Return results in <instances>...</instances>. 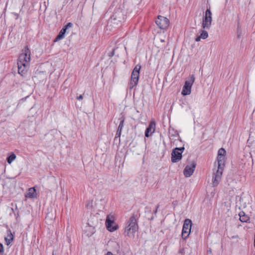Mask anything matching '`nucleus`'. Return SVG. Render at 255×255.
<instances>
[{"label": "nucleus", "instance_id": "nucleus-5", "mask_svg": "<svg viewBox=\"0 0 255 255\" xmlns=\"http://www.w3.org/2000/svg\"><path fill=\"white\" fill-rule=\"evenodd\" d=\"M140 68L141 66L138 64L136 65L134 68L131 75L130 82L129 84L130 89L133 88L137 84Z\"/></svg>", "mask_w": 255, "mask_h": 255}, {"label": "nucleus", "instance_id": "nucleus-26", "mask_svg": "<svg viewBox=\"0 0 255 255\" xmlns=\"http://www.w3.org/2000/svg\"><path fill=\"white\" fill-rule=\"evenodd\" d=\"M0 255H3V246L0 244Z\"/></svg>", "mask_w": 255, "mask_h": 255}, {"label": "nucleus", "instance_id": "nucleus-2", "mask_svg": "<svg viewBox=\"0 0 255 255\" xmlns=\"http://www.w3.org/2000/svg\"><path fill=\"white\" fill-rule=\"evenodd\" d=\"M30 61V51L27 46H25L20 54L17 61L18 72L24 76L29 66Z\"/></svg>", "mask_w": 255, "mask_h": 255}, {"label": "nucleus", "instance_id": "nucleus-29", "mask_svg": "<svg viewBox=\"0 0 255 255\" xmlns=\"http://www.w3.org/2000/svg\"><path fill=\"white\" fill-rule=\"evenodd\" d=\"M157 208H156V209L155 210V212H155V213H156L157 212Z\"/></svg>", "mask_w": 255, "mask_h": 255}, {"label": "nucleus", "instance_id": "nucleus-8", "mask_svg": "<svg viewBox=\"0 0 255 255\" xmlns=\"http://www.w3.org/2000/svg\"><path fill=\"white\" fill-rule=\"evenodd\" d=\"M185 148L184 147H176L172 150L171 153V161L176 163L180 161L182 158V154Z\"/></svg>", "mask_w": 255, "mask_h": 255}, {"label": "nucleus", "instance_id": "nucleus-3", "mask_svg": "<svg viewBox=\"0 0 255 255\" xmlns=\"http://www.w3.org/2000/svg\"><path fill=\"white\" fill-rule=\"evenodd\" d=\"M138 225L135 217L132 215L127 222L125 233L129 238H134L135 234L137 232Z\"/></svg>", "mask_w": 255, "mask_h": 255}, {"label": "nucleus", "instance_id": "nucleus-18", "mask_svg": "<svg viewBox=\"0 0 255 255\" xmlns=\"http://www.w3.org/2000/svg\"><path fill=\"white\" fill-rule=\"evenodd\" d=\"M26 198H33L36 197V190L34 187L29 188L27 193L25 195Z\"/></svg>", "mask_w": 255, "mask_h": 255}, {"label": "nucleus", "instance_id": "nucleus-20", "mask_svg": "<svg viewBox=\"0 0 255 255\" xmlns=\"http://www.w3.org/2000/svg\"><path fill=\"white\" fill-rule=\"evenodd\" d=\"M66 29L63 27L60 30V32L59 33L58 35L57 36L54 41L57 42L64 38V37H65V34L66 33Z\"/></svg>", "mask_w": 255, "mask_h": 255}, {"label": "nucleus", "instance_id": "nucleus-23", "mask_svg": "<svg viewBox=\"0 0 255 255\" xmlns=\"http://www.w3.org/2000/svg\"><path fill=\"white\" fill-rule=\"evenodd\" d=\"M16 155L13 152L10 153V155L7 157L6 161L8 164H11L15 159Z\"/></svg>", "mask_w": 255, "mask_h": 255}, {"label": "nucleus", "instance_id": "nucleus-17", "mask_svg": "<svg viewBox=\"0 0 255 255\" xmlns=\"http://www.w3.org/2000/svg\"><path fill=\"white\" fill-rule=\"evenodd\" d=\"M199 33H200V35L198 36L195 38V41L196 42L200 41L201 39H205L208 36V33L206 30L201 29L199 31Z\"/></svg>", "mask_w": 255, "mask_h": 255}, {"label": "nucleus", "instance_id": "nucleus-22", "mask_svg": "<svg viewBox=\"0 0 255 255\" xmlns=\"http://www.w3.org/2000/svg\"><path fill=\"white\" fill-rule=\"evenodd\" d=\"M239 216H240V220L242 222H247L250 219L249 217L243 211H241Z\"/></svg>", "mask_w": 255, "mask_h": 255}, {"label": "nucleus", "instance_id": "nucleus-19", "mask_svg": "<svg viewBox=\"0 0 255 255\" xmlns=\"http://www.w3.org/2000/svg\"><path fill=\"white\" fill-rule=\"evenodd\" d=\"M7 236L5 237L4 239L6 244L9 245L13 240V235L10 230L7 231Z\"/></svg>", "mask_w": 255, "mask_h": 255}, {"label": "nucleus", "instance_id": "nucleus-25", "mask_svg": "<svg viewBox=\"0 0 255 255\" xmlns=\"http://www.w3.org/2000/svg\"><path fill=\"white\" fill-rule=\"evenodd\" d=\"M237 34H238V38H239L240 37V27L239 24L238 25V28H237Z\"/></svg>", "mask_w": 255, "mask_h": 255}, {"label": "nucleus", "instance_id": "nucleus-4", "mask_svg": "<svg viewBox=\"0 0 255 255\" xmlns=\"http://www.w3.org/2000/svg\"><path fill=\"white\" fill-rule=\"evenodd\" d=\"M212 21V12L210 10V6L207 7L205 15L203 17L202 26L204 29H209Z\"/></svg>", "mask_w": 255, "mask_h": 255}, {"label": "nucleus", "instance_id": "nucleus-27", "mask_svg": "<svg viewBox=\"0 0 255 255\" xmlns=\"http://www.w3.org/2000/svg\"><path fill=\"white\" fill-rule=\"evenodd\" d=\"M83 99V96L82 95H81L77 97V99L79 100H82Z\"/></svg>", "mask_w": 255, "mask_h": 255}, {"label": "nucleus", "instance_id": "nucleus-6", "mask_svg": "<svg viewBox=\"0 0 255 255\" xmlns=\"http://www.w3.org/2000/svg\"><path fill=\"white\" fill-rule=\"evenodd\" d=\"M6 108L2 110V114L5 117L12 116L16 110L15 103L11 100L6 102Z\"/></svg>", "mask_w": 255, "mask_h": 255}, {"label": "nucleus", "instance_id": "nucleus-21", "mask_svg": "<svg viewBox=\"0 0 255 255\" xmlns=\"http://www.w3.org/2000/svg\"><path fill=\"white\" fill-rule=\"evenodd\" d=\"M124 120L122 119L120 121V123L119 125L116 134L115 138L117 137H120L121 136L122 129L124 127Z\"/></svg>", "mask_w": 255, "mask_h": 255}, {"label": "nucleus", "instance_id": "nucleus-7", "mask_svg": "<svg viewBox=\"0 0 255 255\" xmlns=\"http://www.w3.org/2000/svg\"><path fill=\"white\" fill-rule=\"evenodd\" d=\"M195 79L194 75H192L190 77V79L185 81L181 92L182 95L186 96L190 94L191 88L195 81Z\"/></svg>", "mask_w": 255, "mask_h": 255}, {"label": "nucleus", "instance_id": "nucleus-14", "mask_svg": "<svg viewBox=\"0 0 255 255\" xmlns=\"http://www.w3.org/2000/svg\"><path fill=\"white\" fill-rule=\"evenodd\" d=\"M155 122L154 121H152L150 122L148 127L146 129L145 131V136L147 137L151 135L154 132L155 130Z\"/></svg>", "mask_w": 255, "mask_h": 255}, {"label": "nucleus", "instance_id": "nucleus-16", "mask_svg": "<svg viewBox=\"0 0 255 255\" xmlns=\"http://www.w3.org/2000/svg\"><path fill=\"white\" fill-rule=\"evenodd\" d=\"M84 232L87 236L91 237L95 232V228L93 226L87 225L85 227Z\"/></svg>", "mask_w": 255, "mask_h": 255}, {"label": "nucleus", "instance_id": "nucleus-28", "mask_svg": "<svg viewBox=\"0 0 255 255\" xmlns=\"http://www.w3.org/2000/svg\"><path fill=\"white\" fill-rule=\"evenodd\" d=\"M106 255H114L111 252H108Z\"/></svg>", "mask_w": 255, "mask_h": 255}, {"label": "nucleus", "instance_id": "nucleus-11", "mask_svg": "<svg viewBox=\"0 0 255 255\" xmlns=\"http://www.w3.org/2000/svg\"><path fill=\"white\" fill-rule=\"evenodd\" d=\"M157 26L161 29H166L169 24V20L166 17L159 15L155 20Z\"/></svg>", "mask_w": 255, "mask_h": 255}, {"label": "nucleus", "instance_id": "nucleus-15", "mask_svg": "<svg viewBox=\"0 0 255 255\" xmlns=\"http://www.w3.org/2000/svg\"><path fill=\"white\" fill-rule=\"evenodd\" d=\"M249 197L241 196L240 197L239 202L238 203L240 206V209L246 208L247 205L249 204Z\"/></svg>", "mask_w": 255, "mask_h": 255}, {"label": "nucleus", "instance_id": "nucleus-13", "mask_svg": "<svg viewBox=\"0 0 255 255\" xmlns=\"http://www.w3.org/2000/svg\"><path fill=\"white\" fill-rule=\"evenodd\" d=\"M114 223V217L111 215H108L106 218V225L107 229L110 232H113L117 229L116 226H113Z\"/></svg>", "mask_w": 255, "mask_h": 255}, {"label": "nucleus", "instance_id": "nucleus-9", "mask_svg": "<svg viewBox=\"0 0 255 255\" xmlns=\"http://www.w3.org/2000/svg\"><path fill=\"white\" fill-rule=\"evenodd\" d=\"M191 220L188 219H185L184 222L182 231V238L183 239L185 240L188 237L191 232Z\"/></svg>", "mask_w": 255, "mask_h": 255}, {"label": "nucleus", "instance_id": "nucleus-12", "mask_svg": "<svg viewBox=\"0 0 255 255\" xmlns=\"http://www.w3.org/2000/svg\"><path fill=\"white\" fill-rule=\"evenodd\" d=\"M196 164L194 161H192L190 165H187L184 169V175L186 177H190L193 173Z\"/></svg>", "mask_w": 255, "mask_h": 255}, {"label": "nucleus", "instance_id": "nucleus-10", "mask_svg": "<svg viewBox=\"0 0 255 255\" xmlns=\"http://www.w3.org/2000/svg\"><path fill=\"white\" fill-rule=\"evenodd\" d=\"M124 21V16L122 11L120 10H118L113 14L110 22L114 25H118Z\"/></svg>", "mask_w": 255, "mask_h": 255}, {"label": "nucleus", "instance_id": "nucleus-24", "mask_svg": "<svg viewBox=\"0 0 255 255\" xmlns=\"http://www.w3.org/2000/svg\"><path fill=\"white\" fill-rule=\"evenodd\" d=\"M73 25V24L71 22L68 23L66 25L64 26V27L67 30V28L71 27Z\"/></svg>", "mask_w": 255, "mask_h": 255}, {"label": "nucleus", "instance_id": "nucleus-1", "mask_svg": "<svg viewBox=\"0 0 255 255\" xmlns=\"http://www.w3.org/2000/svg\"><path fill=\"white\" fill-rule=\"evenodd\" d=\"M226 151L223 148L219 149L218 152L217 163L218 169L213 174L212 182L213 186H217L220 182L224 170L226 161L225 156Z\"/></svg>", "mask_w": 255, "mask_h": 255}]
</instances>
